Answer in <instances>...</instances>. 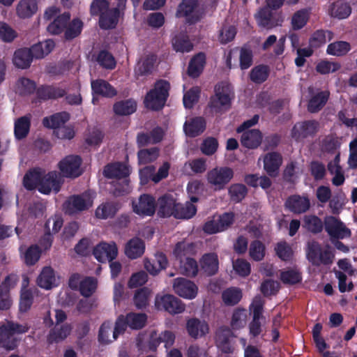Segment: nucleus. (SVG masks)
Instances as JSON below:
<instances>
[{
	"label": "nucleus",
	"mask_w": 357,
	"mask_h": 357,
	"mask_svg": "<svg viewBox=\"0 0 357 357\" xmlns=\"http://www.w3.org/2000/svg\"><path fill=\"white\" fill-rule=\"evenodd\" d=\"M172 44L174 51L181 53L190 52L194 47L186 31L176 33L172 38Z\"/></svg>",
	"instance_id": "26"
},
{
	"label": "nucleus",
	"mask_w": 357,
	"mask_h": 357,
	"mask_svg": "<svg viewBox=\"0 0 357 357\" xmlns=\"http://www.w3.org/2000/svg\"><path fill=\"white\" fill-rule=\"evenodd\" d=\"M303 227L313 234H319L322 231L324 222L317 215H305L303 219Z\"/></svg>",
	"instance_id": "52"
},
{
	"label": "nucleus",
	"mask_w": 357,
	"mask_h": 357,
	"mask_svg": "<svg viewBox=\"0 0 357 357\" xmlns=\"http://www.w3.org/2000/svg\"><path fill=\"white\" fill-rule=\"evenodd\" d=\"M159 209L158 214L161 218L174 216L175 213L176 202L172 195L165 194L158 199Z\"/></svg>",
	"instance_id": "24"
},
{
	"label": "nucleus",
	"mask_w": 357,
	"mask_h": 357,
	"mask_svg": "<svg viewBox=\"0 0 357 357\" xmlns=\"http://www.w3.org/2000/svg\"><path fill=\"white\" fill-rule=\"evenodd\" d=\"M329 95L330 93L327 91L317 93L309 100L307 110L310 113H317L320 111L326 104Z\"/></svg>",
	"instance_id": "41"
},
{
	"label": "nucleus",
	"mask_w": 357,
	"mask_h": 357,
	"mask_svg": "<svg viewBox=\"0 0 357 357\" xmlns=\"http://www.w3.org/2000/svg\"><path fill=\"white\" fill-rule=\"evenodd\" d=\"M266 254V246L259 240H255L251 242L249 248V255L255 261H260L264 259Z\"/></svg>",
	"instance_id": "55"
},
{
	"label": "nucleus",
	"mask_w": 357,
	"mask_h": 357,
	"mask_svg": "<svg viewBox=\"0 0 357 357\" xmlns=\"http://www.w3.org/2000/svg\"><path fill=\"white\" fill-rule=\"evenodd\" d=\"M351 49V45L346 41H337L329 44L327 47L328 54L341 56L345 55Z\"/></svg>",
	"instance_id": "57"
},
{
	"label": "nucleus",
	"mask_w": 357,
	"mask_h": 357,
	"mask_svg": "<svg viewBox=\"0 0 357 357\" xmlns=\"http://www.w3.org/2000/svg\"><path fill=\"white\" fill-rule=\"evenodd\" d=\"M42 173L37 169H33L27 172L23 178V184L26 189L32 190L40 185Z\"/></svg>",
	"instance_id": "50"
},
{
	"label": "nucleus",
	"mask_w": 357,
	"mask_h": 357,
	"mask_svg": "<svg viewBox=\"0 0 357 357\" xmlns=\"http://www.w3.org/2000/svg\"><path fill=\"white\" fill-rule=\"evenodd\" d=\"M234 336L232 331L226 326L219 327L215 334V342L218 348L224 354H231L233 348L230 338Z\"/></svg>",
	"instance_id": "18"
},
{
	"label": "nucleus",
	"mask_w": 357,
	"mask_h": 357,
	"mask_svg": "<svg viewBox=\"0 0 357 357\" xmlns=\"http://www.w3.org/2000/svg\"><path fill=\"white\" fill-rule=\"evenodd\" d=\"M228 193L232 202L238 203L241 202L246 196L248 189L243 184L234 183L229 188Z\"/></svg>",
	"instance_id": "60"
},
{
	"label": "nucleus",
	"mask_w": 357,
	"mask_h": 357,
	"mask_svg": "<svg viewBox=\"0 0 357 357\" xmlns=\"http://www.w3.org/2000/svg\"><path fill=\"white\" fill-rule=\"evenodd\" d=\"M121 17L116 10L109 8L99 17L98 26L102 30L114 29L116 27Z\"/></svg>",
	"instance_id": "29"
},
{
	"label": "nucleus",
	"mask_w": 357,
	"mask_h": 357,
	"mask_svg": "<svg viewBox=\"0 0 357 357\" xmlns=\"http://www.w3.org/2000/svg\"><path fill=\"white\" fill-rule=\"evenodd\" d=\"M121 205L116 202H107L98 206L95 211L96 217L99 219L106 220L115 216L120 209Z\"/></svg>",
	"instance_id": "31"
},
{
	"label": "nucleus",
	"mask_w": 357,
	"mask_h": 357,
	"mask_svg": "<svg viewBox=\"0 0 357 357\" xmlns=\"http://www.w3.org/2000/svg\"><path fill=\"white\" fill-rule=\"evenodd\" d=\"M31 128V116L25 115L17 119L14 124L15 137L21 140L27 137Z\"/></svg>",
	"instance_id": "34"
},
{
	"label": "nucleus",
	"mask_w": 357,
	"mask_h": 357,
	"mask_svg": "<svg viewBox=\"0 0 357 357\" xmlns=\"http://www.w3.org/2000/svg\"><path fill=\"white\" fill-rule=\"evenodd\" d=\"M334 34L331 31L323 29L317 30L310 38V46L313 48H319L326 44L327 40H331Z\"/></svg>",
	"instance_id": "42"
},
{
	"label": "nucleus",
	"mask_w": 357,
	"mask_h": 357,
	"mask_svg": "<svg viewBox=\"0 0 357 357\" xmlns=\"http://www.w3.org/2000/svg\"><path fill=\"white\" fill-rule=\"evenodd\" d=\"M33 59L29 48L17 50L13 56V64L18 68L26 69L30 67Z\"/></svg>",
	"instance_id": "40"
},
{
	"label": "nucleus",
	"mask_w": 357,
	"mask_h": 357,
	"mask_svg": "<svg viewBox=\"0 0 357 357\" xmlns=\"http://www.w3.org/2000/svg\"><path fill=\"white\" fill-rule=\"evenodd\" d=\"M200 271L205 275H215L219 270L218 256L215 252L205 253L199 259Z\"/></svg>",
	"instance_id": "19"
},
{
	"label": "nucleus",
	"mask_w": 357,
	"mask_h": 357,
	"mask_svg": "<svg viewBox=\"0 0 357 357\" xmlns=\"http://www.w3.org/2000/svg\"><path fill=\"white\" fill-rule=\"evenodd\" d=\"M197 213V208L191 202L185 204L177 203L174 217L176 219H190Z\"/></svg>",
	"instance_id": "45"
},
{
	"label": "nucleus",
	"mask_w": 357,
	"mask_h": 357,
	"mask_svg": "<svg viewBox=\"0 0 357 357\" xmlns=\"http://www.w3.org/2000/svg\"><path fill=\"white\" fill-rule=\"evenodd\" d=\"M280 280L285 284L294 285L302 281L301 273L295 269L281 272Z\"/></svg>",
	"instance_id": "64"
},
{
	"label": "nucleus",
	"mask_w": 357,
	"mask_h": 357,
	"mask_svg": "<svg viewBox=\"0 0 357 357\" xmlns=\"http://www.w3.org/2000/svg\"><path fill=\"white\" fill-rule=\"evenodd\" d=\"M181 262V273L190 278H195L197 276L199 272V266L197 261L192 257H186L185 260L180 261Z\"/></svg>",
	"instance_id": "53"
},
{
	"label": "nucleus",
	"mask_w": 357,
	"mask_h": 357,
	"mask_svg": "<svg viewBox=\"0 0 357 357\" xmlns=\"http://www.w3.org/2000/svg\"><path fill=\"white\" fill-rule=\"evenodd\" d=\"M103 174L107 178H127L130 175V170L126 165L118 162L107 165L104 168ZM128 182V180L126 179L121 188H115L114 194L120 196L127 192Z\"/></svg>",
	"instance_id": "4"
},
{
	"label": "nucleus",
	"mask_w": 357,
	"mask_h": 357,
	"mask_svg": "<svg viewBox=\"0 0 357 357\" xmlns=\"http://www.w3.org/2000/svg\"><path fill=\"white\" fill-rule=\"evenodd\" d=\"M137 109V102L133 99H128L115 102L113 106L114 112L119 116H128Z\"/></svg>",
	"instance_id": "43"
},
{
	"label": "nucleus",
	"mask_w": 357,
	"mask_h": 357,
	"mask_svg": "<svg viewBox=\"0 0 357 357\" xmlns=\"http://www.w3.org/2000/svg\"><path fill=\"white\" fill-rule=\"evenodd\" d=\"M206 54L202 52L192 56L188 67V74L190 77L197 78L202 74L206 64Z\"/></svg>",
	"instance_id": "30"
},
{
	"label": "nucleus",
	"mask_w": 357,
	"mask_h": 357,
	"mask_svg": "<svg viewBox=\"0 0 357 357\" xmlns=\"http://www.w3.org/2000/svg\"><path fill=\"white\" fill-rule=\"evenodd\" d=\"M37 10V0H20L16 7L17 15L22 19L31 17Z\"/></svg>",
	"instance_id": "32"
},
{
	"label": "nucleus",
	"mask_w": 357,
	"mask_h": 357,
	"mask_svg": "<svg viewBox=\"0 0 357 357\" xmlns=\"http://www.w3.org/2000/svg\"><path fill=\"white\" fill-rule=\"evenodd\" d=\"M206 123L204 118L197 116L185 121L183 130L189 137H196L202 134L206 130Z\"/></svg>",
	"instance_id": "23"
},
{
	"label": "nucleus",
	"mask_w": 357,
	"mask_h": 357,
	"mask_svg": "<svg viewBox=\"0 0 357 357\" xmlns=\"http://www.w3.org/2000/svg\"><path fill=\"white\" fill-rule=\"evenodd\" d=\"M56 278L54 269L50 266L43 268L37 278L38 285L45 289H50L55 285Z\"/></svg>",
	"instance_id": "39"
},
{
	"label": "nucleus",
	"mask_w": 357,
	"mask_h": 357,
	"mask_svg": "<svg viewBox=\"0 0 357 357\" xmlns=\"http://www.w3.org/2000/svg\"><path fill=\"white\" fill-rule=\"evenodd\" d=\"M156 206L155 197L149 194H142L137 201L132 202V211L141 218L153 216L155 213Z\"/></svg>",
	"instance_id": "6"
},
{
	"label": "nucleus",
	"mask_w": 357,
	"mask_h": 357,
	"mask_svg": "<svg viewBox=\"0 0 357 357\" xmlns=\"http://www.w3.org/2000/svg\"><path fill=\"white\" fill-rule=\"evenodd\" d=\"M324 229L330 236L331 241L344 239L351 236L350 229L340 219L333 215L326 216L324 218Z\"/></svg>",
	"instance_id": "5"
},
{
	"label": "nucleus",
	"mask_w": 357,
	"mask_h": 357,
	"mask_svg": "<svg viewBox=\"0 0 357 357\" xmlns=\"http://www.w3.org/2000/svg\"><path fill=\"white\" fill-rule=\"evenodd\" d=\"M198 0H183L179 4L176 16L185 17L186 21L190 24H194L200 20L197 14H192L197 6Z\"/></svg>",
	"instance_id": "22"
},
{
	"label": "nucleus",
	"mask_w": 357,
	"mask_h": 357,
	"mask_svg": "<svg viewBox=\"0 0 357 357\" xmlns=\"http://www.w3.org/2000/svg\"><path fill=\"white\" fill-rule=\"evenodd\" d=\"M243 297L242 291L238 287H229L222 293V299L227 306L238 304Z\"/></svg>",
	"instance_id": "44"
},
{
	"label": "nucleus",
	"mask_w": 357,
	"mask_h": 357,
	"mask_svg": "<svg viewBox=\"0 0 357 357\" xmlns=\"http://www.w3.org/2000/svg\"><path fill=\"white\" fill-rule=\"evenodd\" d=\"M234 222V213L226 212L219 215L217 220L207 221L203 230L208 234H213L227 229Z\"/></svg>",
	"instance_id": "9"
},
{
	"label": "nucleus",
	"mask_w": 357,
	"mask_h": 357,
	"mask_svg": "<svg viewBox=\"0 0 357 357\" xmlns=\"http://www.w3.org/2000/svg\"><path fill=\"white\" fill-rule=\"evenodd\" d=\"M169 83L165 79L158 80L152 89L146 95L144 98L145 106L153 111L162 109L168 98Z\"/></svg>",
	"instance_id": "1"
},
{
	"label": "nucleus",
	"mask_w": 357,
	"mask_h": 357,
	"mask_svg": "<svg viewBox=\"0 0 357 357\" xmlns=\"http://www.w3.org/2000/svg\"><path fill=\"white\" fill-rule=\"evenodd\" d=\"M97 288V280L93 277H86L80 282L79 292L86 298L90 297Z\"/></svg>",
	"instance_id": "61"
},
{
	"label": "nucleus",
	"mask_w": 357,
	"mask_h": 357,
	"mask_svg": "<svg viewBox=\"0 0 357 357\" xmlns=\"http://www.w3.org/2000/svg\"><path fill=\"white\" fill-rule=\"evenodd\" d=\"M270 73L271 69L268 65L259 64L252 68L249 77L253 83L261 84L268 79Z\"/></svg>",
	"instance_id": "38"
},
{
	"label": "nucleus",
	"mask_w": 357,
	"mask_h": 357,
	"mask_svg": "<svg viewBox=\"0 0 357 357\" xmlns=\"http://www.w3.org/2000/svg\"><path fill=\"white\" fill-rule=\"evenodd\" d=\"M351 13L349 3L341 0L334 2L331 6V15L340 20L347 18Z\"/></svg>",
	"instance_id": "46"
},
{
	"label": "nucleus",
	"mask_w": 357,
	"mask_h": 357,
	"mask_svg": "<svg viewBox=\"0 0 357 357\" xmlns=\"http://www.w3.org/2000/svg\"><path fill=\"white\" fill-rule=\"evenodd\" d=\"M186 331L189 336L195 340L204 337L209 332L208 324L198 318H190L186 322Z\"/></svg>",
	"instance_id": "20"
},
{
	"label": "nucleus",
	"mask_w": 357,
	"mask_h": 357,
	"mask_svg": "<svg viewBox=\"0 0 357 357\" xmlns=\"http://www.w3.org/2000/svg\"><path fill=\"white\" fill-rule=\"evenodd\" d=\"M70 331L71 328L67 324L61 325L59 327L55 326L50 331L47 336V341L50 344L62 341L70 335Z\"/></svg>",
	"instance_id": "49"
},
{
	"label": "nucleus",
	"mask_w": 357,
	"mask_h": 357,
	"mask_svg": "<svg viewBox=\"0 0 357 357\" xmlns=\"http://www.w3.org/2000/svg\"><path fill=\"white\" fill-rule=\"evenodd\" d=\"M255 17L258 25L262 28L271 29L278 25L272 11L267 7L261 8Z\"/></svg>",
	"instance_id": "36"
},
{
	"label": "nucleus",
	"mask_w": 357,
	"mask_h": 357,
	"mask_svg": "<svg viewBox=\"0 0 357 357\" xmlns=\"http://www.w3.org/2000/svg\"><path fill=\"white\" fill-rule=\"evenodd\" d=\"M145 243L138 237H134L129 240L125 246V254L131 259L140 257L144 252Z\"/></svg>",
	"instance_id": "28"
},
{
	"label": "nucleus",
	"mask_w": 357,
	"mask_h": 357,
	"mask_svg": "<svg viewBox=\"0 0 357 357\" xmlns=\"http://www.w3.org/2000/svg\"><path fill=\"white\" fill-rule=\"evenodd\" d=\"M264 302L260 297H255L250 308L252 312V319L249 324V333L252 337H258L262 332L261 319H264L262 313Z\"/></svg>",
	"instance_id": "8"
},
{
	"label": "nucleus",
	"mask_w": 357,
	"mask_h": 357,
	"mask_svg": "<svg viewBox=\"0 0 357 357\" xmlns=\"http://www.w3.org/2000/svg\"><path fill=\"white\" fill-rule=\"evenodd\" d=\"M310 206L307 195H292L284 202L285 208L296 215L305 213L310 209Z\"/></svg>",
	"instance_id": "14"
},
{
	"label": "nucleus",
	"mask_w": 357,
	"mask_h": 357,
	"mask_svg": "<svg viewBox=\"0 0 357 357\" xmlns=\"http://www.w3.org/2000/svg\"><path fill=\"white\" fill-rule=\"evenodd\" d=\"M230 85L221 82L215 86V95L212 96L208 102L210 108L215 111L220 110L222 107H229L231 105Z\"/></svg>",
	"instance_id": "7"
},
{
	"label": "nucleus",
	"mask_w": 357,
	"mask_h": 357,
	"mask_svg": "<svg viewBox=\"0 0 357 357\" xmlns=\"http://www.w3.org/2000/svg\"><path fill=\"white\" fill-rule=\"evenodd\" d=\"M93 255L99 262L111 261L117 257L118 248L114 242H101L93 248Z\"/></svg>",
	"instance_id": "17"
},
{
	"label": "nucleus",
	"mask_w": 357,
	"mask_h": 357,
	"mask_svg": "<svg viewBox=\"0 0 357 357\" xmlns=\"http://www.w3.org/2000/svg\"><path fill=\"white\" fill-rule=\"evenodd\" d=\"M197 253V245L195 243L185 241L178 242L174 249V255L180 261L183 257H190Z\"/></svg>",
	"instance_id": "37"
},
{
	"label": "nucleus",
	"mask_w": 357,
	"mask_h": 357,
	"mask_svg": "<svg viewBox=\"0 0 357 357\" xmlns=\"http://www.w3.org/2000/svg\"><path fill=\"white\" fill-rule=\"evenodd\" d=\"M159 155V149L157 147H152L146 149H142L138 151V160L140 164H147L155 160Z\"/></svg>",
	"instance_id": "63"
},
{
	"label": "nucleus",
	"mask_w": 357,
	"mask_h": 357,
	"mask_svg": "<svg viewBox=\"0 0 357 357\" xmlns=\"http://www.w3.org/2000/svg\"><path fill=\"white\" fill-rule=\"evenodd\" d=\"M150 290L147 287H142L136 291L133 302L137 309H144L149 305Z\"/></svg>",
	"instance_id": "62"
},
{
	"label": "nucleus",
	"mask_w": 357,
	"mask_h": 357,
	"mask_svg": "<svg viewBox=\"0 0 357 357\" xmlns=\"http://www.w3.org/2000/svg\"><path fill=\"white\" fill-rule=\"evenodd\" d=\"M173 290L181 297L192 299L197 295L198 287L195 282L188 279L177 278L174 280Z\"/></svg>",
	"instance_id": "15"
},
{
	"label": "nucleus",
	"mask_w": 357,
	"mask_h": 357,
	"mask_svg": "<svg viewBox=\"0 0 357 357\" xmlns=\"http://www.w3.org/2000/svg\"><path fill=\"white\" fill-rule=\"evenodd\" d=\"M282 162V155L278 152L268 153L264 158V169L268 176H275Z\"/></svg>",
	"instance_id": "25"
},
{
	"label": "nucleus",
	"mask_w": 357,
	"mask_h": 357,
	"mask_svg": "<svg viewBox=\"0 0 357 357\" xmlns=\"http://www.w3.org/2000/svg\"><path fill=\"white\" fill-rule=\"evenodd\" d=\"M62 183V178L59 173L56 171L50 172L45 175L42 174L38 191L48 195L53 190L56 193L60 190Z\"/></svg>",
	"instance_id": "16"
},
{
	"label": "nucleus",
	"mask_w": 357,
	"mask_h": 357,
	"mask_svg": "<svg viewBox=\"0 0 357 357\" xmlns=\"http://www.w3.org/2000/svg\"><path fill=\"white\" fill-rule=\"evenodd\" d=\"M262 135L258 129L248 130L242 133L241 145L249 149H257L261 143Z\"/></svg>",
	"instance_id": "27"
},
{
	"label": "nucleus",
	"mask_w": 357,
	"mask_h": 357,
	"mask_svg": "<svg viewBox=\"0 0 357 357\" xmlns=\"http://www.w3.org/2000/svg\"><path fill=\"white\" fill-rule=\"evenodd\" d=\"M70 13L64 12L56 16L54 20L47 26V31L52 35H59L65 31L70 20Z\"/></svg>",
	"instance_id": "33"
},
{
	"label": "nucleus",
	"mask_w": 357,
	"mask_h": 357,
	"mask_svg": "<svg viewBox=\"0 0 357 357\" xmlns=\"http://www.w3.org/2000/svg\"><path fill=\"white\" fill-rule=\"evenodd\" d=\"M128 327L134 330L144 328L147 321V315L145 313L130 312L126 315Z\"/></svg>",
	"instance_id": "54"
},
{
	"label": "nucleus",
	"mask_w": 357,
	"mask_h": 357,
	"mask_svg": "<svg viewBox=\"0 0 357 357\" xmlns=\"http://www.w3.org/2000/svg\"><path fill=\"white\" fill-rule=\"evenodd\" d=\"M155 307L158 310H164L169 314L182 313L185 310V305L176 296L166 294L155 299Z\"/></svg>",
	"instance_id": "10"
},
{
	"label": "nucleus",
	"mask_w": 357,
	"mask_h": 357,
	"mask_svg": "<svg viewBox=\"0 0 357 357\" xmlns=\"http://www.w3.org/2000/svg\"><path fill=\"white\" fill-rule=\"evenodd\" d=\"M234 172L232 168L224 167H215L209 170L206 175L208 183L215 191H221L226 188L227 185L232 180Z\"/></svg>",
	"instance_id": "2"
},
{
	"label": "nucleus",
	"mask_w": 357,
	"mask_h": 357,
	"mask_svg": "<svg viewBox=\"0 0 357 357\" xmlns=\"http://www.w3.org/2000/svg\"><path fill=\"white\" fill-rule=\"evenodd\" d=\"M98 63L105 69L112 70L116 67V61L113 55L107 50H100L96 57Z\"/></svg>",
	"instance_id": "56"
},
{
	"label": "nucleus",
	"mask_w": 357,
	"mask_h": 357,
	"mask_svg": "<svg viewBox=\"0 0 357 357\" xmlns=\"http://www.w3.org/2000/svg\"><path fill=\"white\" fill-rule=\"evenodd\" d=\"M66 90L55 85H41L36 90V96L40 100L46 101L63 98Z\"/></svg>",
	"instance_id": "21"
},
{
	"label": "nucleus",
	"mask_w": 357,
	"mask_h": 357,
	"mask_svg": "<svg viewBox=\"0 0 357 357\" xmlns=\"http://www.w3.org/2000/svg\"><path fill=\"white\" fill-rule=\"evenodd\" d=\"M204 190V184L199 180H194L188 183L187 191L190 196V202L196 203L199 201V195H202Z\"/></svg>",
	"instance_id": "59"
},
{
	"label": "nucleus",
	"mask_w": 357,
	"mask_h": 357,
	"mask_svg": "<svg viewBox=\"0 0 357 357\" xmlns=\"http://www.w3.org/2000/svg\"><path fill=\"white\" fill-rule=\"evenodd\" d=\"M319 123L314 120L304 121L296 123L291 129V137L296 142H301L309 137H313L317 132Z\"/></svg>",
	"instance_id": "11"
},
{
	"label": "nucleus",
	"mask_w": 357,
	"mask_h": 357,
	"mask_svg": "<svg viewBox=\"0 0 357 357\" xmlns=\"http://www.w3.org/2000/svg\"><path fill=\"white\" fill-rule=\"evenodd\" d=\"M70 119V115L66 112L55 113L50 116L43 118L42 123L47 128L56 130L64 125Z\"/></svg>",
	"instance_id": "35"
},
{
	"label": "nucleus",
	"mask_w": 357,
	"mask_h": 357,
	"mask_svg": "<svg viewBox=\"0 0 357 357\" xmlns=\"http://www.w3.org/2000/svg\"><path fill=\"white\" fill-rule=\"evenodd\" d=\"M92 102L96 103L98 98H112L117 95V91L107 81L102 79H93L91 82Z\"/></svg>",
	"instance_id": "13"
},
{
	"label": "nucleus",
	"mask_w": 357,
	"mask_h": 357,
	"mask_svg": "<svg viewBox=\"0 0 357 357\" xmlns=\"http://www.w3.org/2000/svg\"><path fill=\"white\" fill-rule=\"evenodd\" d=\"M310 19V12L307 9H301L294 13L291 20V28L294 31L303 29Z\"/></svg>",
	"instance_id": "51"
},
{
	"label": "nucleus",
	"mask_w": 357,
	"mask_h": 357,
	"mask_svg": "<svg viewBox=\"0 0 357 357\" xmlns=\"http://www.w3.org/2000/svg\"><path fill=\"white\" fill-rule=\"evenodd\" d=\"M82 158L79 155H68L59 163V168L63 176L66 178H77L82 174L80 165Z\"/></svg>",
	"instance_id": "12"
},
{
	"label": "nucleus",
	"mask_w": 357,
	"mask_h": 357,
	"mask_svg": "<svg viewBox=\"0 0 357 357\" xmlns=\"http://www.w3.org/2000/svg\"><path fill=\"white\" fill-rule=\"evenodd\" d=\"M41 256V250L38 245H31L24 253L23 259L24 264L28 266L35 265Z\"/></svg>",
	"instance_id": "58"
},
{
	"label": "nucleus",
	"mask_w": 357,
	"mask_h": 357,
	"mask_svg": "<svg viewBox=\"0 0 357 357\" xmlns=\"http://www.w3.org/2000/svg\"><path fill=\"white\" fill-rule=\"evenodd\" d=\"M93 197L89 193L85 192L80 195L70 196L63 206L66 214L75 215L89 210L93 206Z\"/></svg>",
	"instance_id": "3"
},
{
	"label": "nucleus",
	"mask_w": 357,
	"mask_h": 357,
	"mask_svg": "<svg viewBox=\"0 0 357 357\" xmlns=\"http://www.w3.org/2000/svg\"><path fill=\"white\" fill-rule=\"evenodd\" d=\"M83 22L78 17L69 21L64 31V37L66 40H70L79 36L83 29Z\"/></svg>",
	"instance_id": "47"
},
{
	"label": "nucleus",
	"mask_w": 357,
	"mask_h": 357,
	"mask_svg": "<svg viewBox=\"0 0 357 357\" xmlns=\"http://www.w3.org/2000/svg\"><path fill=\"white\" fill-rule=\"evenodd\" d=\"M33 303V294L31 289L22 287L20 296L19 310L22 313L28 312Z\"/></svg>",
	"instance_id": "48"
}]
</instances>
